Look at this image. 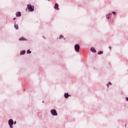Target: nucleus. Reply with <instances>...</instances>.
<instances>
[{
  "label": "nucleus",
  "mask_w": 128,
  "mask_h": 128,
  "mask_svg": "<svg viewBox=\"0 0 128 128\" xmlns=\"http://www.w3.org/2000/svg\"><path fill=\"white\" fill-rule=\"evenodd\" d=\"M104 54V52L102 51H99L98 53V54Z\"/></svg>",
  "instance_id": "obj_13"
},
{
  "label": "nucleus",
  "mask_w": 128,
  "mask_h": 128,
  "mask_svg": "<svg viewBox=\"0 0 128 128\" xmlns=\"http://www.w3.org/2000/svg\"><path fill=\"white\" fill-rule=\"evenodd\" d=\"M106 86H107L108 88V84H106Z\"/></svg>",
  "instance_id": "obj_19"
},
{
  "label": "nucleus",
  "mask_w": 128,
  "mask_h": 128,
  "mask_svg": "<svg viewBox=\"0 0 128 128\" xmlns=\"http://www.w3.org/2000/svg\"><path fill=\"white\" fill-rule=\"evenodd\" d=\"M80 45H78V44H76L74 46V50L76 52H80Z\"/></svg>",
  "instance_id": "obj_4"
},
{
  "label": "nucleus",
  "mask_w": 128,
  "mask_h": 128,
  "mask_svg": "<svg viewBox=\"0 0 128 128\" xmlns=\"http://www.w3.org/2000/svg\"><path fill=\"white\" fill-rule=\"evenodd\" d=\"M27 54H32V51L30 50H28L26 51Z\"/></svg>",
  "instance_id": "obj_14"
},
{
  "label": "nucleus",
  "mask_w": 128,
  "mask_h": 128,
  "mask_svg": "<svg viewBox=\"0 0 128 128\" xmlns=\"http://www.w3.org/2000/svg\"><path fill=\"white\" fill-rule=\"evenodd\" d=\"M110 50H112V46H109Z\"/></svg>",
  "instance_id": "obj_22"
},
{
  "label": "nucleus",
  "mask_w": 128,
  "mask_h": 128,
  "mask_svg": "<svg viewBox=\"0 0 128 128\" xmlns=\"http://www.w3.org/2000/svg\"><path fill=\"white\" fill-rule=\"evenodd\" d=\"M28 10V8H26V10Z\"/></svg>",
  "instance_id": "obj_23"
},
{
  "label": "nucleus",
  "mask_w": 128,
  "mask_h": 128,
  "mask_svg": "<svg viewBox=\"0 0 128 128\" xmlns=\"http://www.w3.org/2000/svg\"><path fill=\"white\" fill-rule=\"evenodd\" d=\"M64 96L65 98H68L69 96H70V94H69L68 93H64Z\"/></svg>",
  "instance_id": "obj_7"
},
{
  "label": "nucleus",
  "mask_w": 128,
  "mask_h": 128,
  "mask_svg": "<svg viewBox=\"0 0 128 128\" xmlns=\"http://www.w3.org/2000/svg\"><path fill=\"white\" fill-rule=\"evenodd\" d=\"M16 19V18H14V20H15Z\"/></svg>",
  "instance_id": "obj_21"
},
{
  "label": "nucleus",
  "mask_w": 128,
  "mask_h": 128,
  "mask_svg": "<svg viewBox=\"0 0 128 128\" xmlns=\"http://www.w3.org/2000/svg\"><path fill=\"white\" fill-rule=\"evenodd\" d=\"M54 8H55V10H60V8H58V3L55 4Z\"/></svg>",
  "instance_id": "obj_6"
},
{
  "label": "nucleus",
  "mask_w": 128,
  "mask_h": 128,
  "mask_svg": "<svg viewBox=\"0 0 128 128\" xmlns=\"http://www.w3.org/2000/svg\"><path fill=\"white\" fill-rule=\"evenodd\" d=\"M27 6L28 10H30V12H34V7L32 6V4H28Z\"/></svg>",
  "instance_id": "obj_2"
},
{
  "label": "nucleus",
  "mask_w": 128,
  "mask_h": 128,
  "mask_svg": "<svg viewBox=\"0 0 128 128\" xmlns=\"http://www.w3.org/2000/svg\"><path fill=\"white\" fill-rule=\"evenodd\" d=\"M90 50L91 52H96V49L94 48V47H92L90 48Z\"/></svg>",
  "instance_id": "obj_9"
},
{
  "label": "nucleus",
  "mask_w": 128,
  "mask_h": 128,
  "mask_svg": "<svg viewBox=\"0 0 128 128\" xmlns=\"http://www.w3.org/2000/svg\"><path fill=\"white\" fill-rule=\"evenodd\" d=\"M26 54V50H23L22 51L20 52V54L22 56V54Z\"/></svg>",
  "instance_id": "obj_10"
},
{
  "label": "nucleus",
  "mask_w": 128,
  "mask_h": 128,
  "mask_svg": "<svg viewBox=\"0 0 128 128\" xmlns=\"http://www.w3.org/2000/svg\"><path fill=\"white\" fill-rule=\"evenodd\" d=\"M112 14H114V16H116V12H112Z\"/></svg>",
  "instance_id": "obj_16"
},
{
  "label": "nucleus",
  "mask_w": 128,
  "mask_h": 128,
  "mask_svg": "<svg viewBox=\"0 0 128 128\" xmlns=\"http://www.w3.org/2000/svg\"><path fill=\"white\" fill-rule=\"evenodd\" d=\"M52 116H58V112L56 109H52L50 111Z\"/></svg>",
  "instance_id": "obj_1"
},
{
  "label": "nucleus",
  "mask_w": 128,
  "mask_h": 128,
  "mask_svg": "<svg viewBox=\"0 0 128 128\" xmlns=\"http://www.w3.org/2000/svg\"><path fill=\"white\" fill-rule=\"evenodd\" d=\"M42 102H44V101H42Z\"/></svg>",
  "instance_id": "obj_25"
},
{
  "label": "nucleus",
  "mask_w": 128,
  "mask_h": 128,
  "mask_svg": "<svg viewBox=\"0 0 128 128\" xmlns=\"http://www.w3.org/2000/svg\"><path fill=\"white\" fill-rule=\"evenodd\" d=\"M61 38H64V36L60 35V40Z\"/></svg>",
  "instance_id": "obj_15"
},
{
  "label": "nucleus",
  "mask_w": 128,
  "mask_h": 128,
  "mask_svg": "<svg viewBox=\"0 0 128 128\" xmlns=\"http://www.w3.org/2000/svg\"><path fill=\"white\" fill-rule=\"evenodd\" d=\"M16 16H22V13L20 12L16 13Z\"/></svg>",
  "instance_id": "obj_8"
},
{
  "label": "nucleus",
  "mask_w": 128,
  "mask_h": 128,
  "mask_svg": "<svg viewBox=\"0 0 128 128\" xmlns=\"http://www.w3.org/2000/svg\"><path fill=\"white\" fill-rule=\"evenodd\" d=\"M19 40H26V39L24 37H22L19 38Z\"/></svg>",
  "instance_id": "obj_12"
},
{
  "label": "nucleus",
  "mask_w": 128,
  "mask_h": 128,
  "mask_svg": "<svg viewBox=\"0 0 128 128\" xmlns=\"http://www.w3.org/2000/svg\"><path fill=\"white\" fill-rule=\"evenodd\" d=\"M8 124L10 126V128H14V126H12V124H14V120L12 119H10L8 120Z\"/></svg>",
  "instance_id": "obj_3"
},
{
  "label": "nucleus",
  "mask_w": 128,
  "mask_h": 128,
  "mask_svg": "<svg viewBox=\"0 0 128 128\" xmlns=\"http://www.w3.org/2000/svg\"><path fill=\"white\" fill-rule=\"evenodd\" d=\"M13 124H16V121H14Z\"/></svg>",
  "instance_id": "obj_18"
},
{
  "label": "nucleus",
  "mask_w": 128,
  "mask_h": 128,
  "mask_svg": "<svg viewBox=\"0 0 128 128\" xmlns=\"http://www.w3.org/2000/svg\"><path fill=\"white\" fill-rule=\"evenodd\" d=\"M48 0L50 1V0Z\"/></svg>",
  "instance_id": "obj_24"
},
{
  "label": "nucleus",
  "mask_w": 128,
  "mask_h": 128,
  "mask_svg": "<svg viewBox=\"0 0 128 128\" xmlns=\"http://www.w3.org/2000/svg\"><path fill=\"white\" fill-rule=\"evenodd\" d=\"M16 30H18V25L17 24H16V23L14 24V26Z\"/></svg>",
  "instance_id": "obj_11"
},
{
  "label": "nucleus",
  "mask_w": 128,
  "mask_h": 128,
  "mask_svg": "<svg viewBox=\"0 0 128 128\" xmlns=\"http://www.w3.org/2000/svg\"><path fill=\"white\" fill-rule=\"evenodd\" d=\"M112 13H110V14L106 15V18H108V20H110L112 18Z\"/></svg>",
  "instance_id": "obj_5"
},
{
  "label": "nucleus",
  "mask_w": 128,
  "mask_h": 128,
  "mask_svg": "<svg viewBox=\"0 0 128 128\" xmlns=\"http://www.w3.org/2000/svg\"><path fill=\"white\" fill-rule=\"evenodd\" d=\"M126 100H127V102H128V98H126Z\"/></svg>",
  "instance_id": "obj_20"
},
{
  "label": "nucleus",
  "mask_w": 128,
  "mask_h": 128,
  "mask_svg": "<svg viewBox=\"0 0 128 128\" xmlns=\"http://www.w3.org/2000/svg\"><path fill=\"white\" fill-rule=\"evenodd\" d=\"M108 84H110V86H112V84L110 82H109Z\"/></svg>",
  "instance_id": "obj_17"
}]
</instances>
